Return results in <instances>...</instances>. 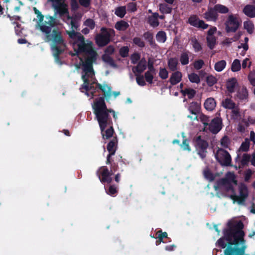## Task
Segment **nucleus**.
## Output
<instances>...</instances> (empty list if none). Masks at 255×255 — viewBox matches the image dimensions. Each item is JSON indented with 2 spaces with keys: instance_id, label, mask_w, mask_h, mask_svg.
I'll return each instance as SVG.
<instances>
[{
  "instance_id": "nucleus-9",
  "label": "nucleus",
  "mask_w": 255,
  "mask_h": 255,
  "mask_svg": "<svg viewBox=\"0 0 255 255\" xmlns=\"http://www.w3.org/2000/svg\"><path fill=\"white\" fill-rule=\"evenodd\" d=\"M100 181L103 183H107L110 184L112 182V179L111 176L112 175L111 171H109L108 167L103 166L99 168L96 173Z\"/></svg>"
},
{
  "instance_id": "nucleus-56",
  "label": "nucleus",
  "mask_w": 255,
  "mask_h": 255,
  "mask_svg": "<svg viewBox=\"0 0 255 255\" xmlns=\"http://www.w3.org/2000/svg\"><path fill=\"white\" fill-rule=\"evenodd\" d=\"M47 19L48 21L46 22L47 24H48L49 27H54L56 25V20L55 17L52 16H46Z\"/></svg>"
},
{
  "instance_id": "nucleus-47",
  "label": "nucleus",
  "mask_w": 255,
  "mask_h": 255,
  "mask_svg": "<svg viewBox=\"0 0 255 255\" xmlns=\"http://www.w3.org/2000/svg\"><path fill=\"white\" fill-rule=\"evenodd\" d=\"M188 78L192 83L198 84L200 82V77L197 74L192 73L188 75Z\"/></svg>"
},
{
  "instance_id": "nucleus-58",
  "label": "nucleus",
  "mask_w": 255,
  "mask_h": 255,
  "mask_svg": "<svg viewBox=\"0 0 255 255\" xmlns=\"http://www.w3.org/2000/svg\"><path fill=\"white\" fill-rule=\"evenodd\" d=\"M136 75V81L137 84L140 86H144L146 85L145 82L144 80V76L141 75Z\"/></svg>"
},
{
  "instance_id": "nucleus-13",
  "label": "nucleus",
  "mask_w": 255,
  "mask_h": 255,
  "mask_svg": "<svg viewBox=\"0 0 255 255\" xmlns=\"http://www.w3.org/2000/svg\"><path fill=\"white\" fill-rule=\"evenodd\" d=\"M62 0H48L52 3V7L55 10V14L59 13L62 15L68 12V10L65 7L63 3L61 2Z\"/></svg>"
},
{
  "instance_id": "nucleus-18",
  "label": "nucleus",
  "mask_w": 255,
  "mask_h": 255,
  "mask_svg": "<svg viewBox=\"0 0 255 255\" xmlns=\"http://www.w3.org/2000/svg\"><path fill=\"white\" fill-rule=\"evenodd\" d=\"M243 12L250 18L255 17V6L252 4L246 5L243 9Z\"/></svg>"
},
{
  "instance_id": "nucleus-19",
  "label": "nucleus",
  "mask_w": 255,
  "mask_h": 255,
  "mask_svg": "<svg viewBox=\"0 0 255 255\" xmlns=\"http://www.w3.org/2000/svg\"><path fill=\"white\" fill-rule=\"evenodd\" d=\"M159 14L157 12L153 13L151 15L148 16L147 20L148 23L153 27H157L159 24V22L158 20Z\"/></svg>"
},
{
  "instance_id": "nucleus-32",
  "label": "nucleus",
  "mask_w": 255,
  "mask_h": 255,
  "mask_svg": "<svg viewBox=\"0 0 255 255\" xmlns=\"http://www.w3.org/2000/svg\"><path fill=\"white\" fill-rule=\"evenodd\" d=\"M237 97L240 100H246L248 97V90L245 87L239 90L236 95Z\"/></svg>"
},
{
  "instance_id": "nucleus-61",
  "label": "nucleus",
  "mask_w": 255,
  "mask_h": 255,
  "mask_svg": "<svg viewBox=\"0 0 255 255\" xmlns=\"http://www.w3.org/2000/svg\"><path fill=\"white\" fill-rule=\"evenodd\" d=\"M84 25L89 27L91 29H93L95 27V23L93 19L91 18L87 19L84 22Z\"/></svg>"
},
{
  "instance_id": "nucleus-49",
  "label": "nucleus",
  "mask_w": 255,
  "mask_h": 255,
  "mask_svg": "<svg viewBox=\"0 0 255 255\" xmlns=\"http://www.w3.org/2000/svg\"><path fill=\"white\" fill-rule=\"evenodd\" d=\"M246 222V218L244 216L233 218L229 220L227 223H244Z\"/></svg>"
},
{
  "instance_id": "nucleus-15",
  "label": "nucleus",
  "mask_w": 255,
  "mask_h": 255,
  "mask_svg": "<svg viewBox=\"0 0 255 255\" xmlns=\"http://www.w3.org/2000/svg\"><path fill=\"white\" fill-rule=\"evenodd\" d=\"M118 139L117 135L114 136L113 138L109 141L107 144V149L109 152V154L114 155L118 148Z\"/></svg>"
},
{
  "instance_id": "nucleus-54",
  "label": "nucleus",
  "mask_w": 255,
  "mask_h": 255,
  "mask_svg": "<svg viewBox=\"0 0 255 255\" xmlns=\"http://www.w3.org/2000/svg\"><path fill=\"white\" fill-rule=\"evenodd\" d=\"M230 143V140L227 135L224 136L221 139V144L224 148H228Z\"/></svg>"
},
{
  "instance_id": "nucleus-27",
  "label": "nucleus",
  "mask_w": 255,
  "mask_h": 255,
  "mask_svg": "<svg viewBox=\"0 0 255 255\" xmlns=\"http://www.w3.org/2000/svg\"><path fill=\"white\" fill-rule=\"evenodd\" d=\"M128 27V23L127 21L123 20L117 22L115 25V28L119 31H125Z\"/></svg>"
},
{
  "instance_id": "nucleus-64",
  "label": "nucleus",
  "mask_w": 255,
  "mask_h": 255,
  "mask_svg": "<svg viewBox=\"0 0 255 255\" xmlns=\"http://www.w3.org/2000/svg\"><path fill=\"white\" fill-rule=\"evenodd\" d=\"M128 10L131 12H134L137 10V5L135 2H130L127 5Z\"/></svg>"
},
{
  "instance_id": "nucleus-35",
  "label": "nucleus",
  "mask_w": 255,
  "mask_h": 255,
  "mask_svg": "<svg viewBox=\"0 0 255 255\" xmlns=\"http://www.w3.org/2000/svg\"><path fill=\"white\" fill-rule=\"evenodd\" d=\"M189 51H186L182 52L180 57V61L182 65H185L189 63Z\"/></svg>"
},
{
  "instance_id": "nucleus-30",
  "label": "nucleus",
  "mask_w": 255,
  "mask_h": 255,
  "mask_svg": "<svg viewBox=\"0 0 255 255\" xmlns=\"http://www.w3.org/2000/svg\"><path fill=\"white\" fill-rule=\"evenodd\" d=\"M102 60L106 63L109 64L113 67H116L117 64H116L114 60L112 57L107 54H104L102 56Z\"/></svg>"
},
{
  "instance_id": "nucleus-2",
  "label": "nucleus",
  "mask_w": 255,
  "mask_h": 255,
  "mask_svg": "<svg viewBox=\"0 0 255 255\" xmlns=\"http://www.w3.org/2000/svg\"><path fill=\"white\" fill-rule=\"evenodd\" d=\"M96 88L101 90L104 97H100L96 100L93 106L94 114L98 122L101 131H104L108 126L113 125V121L109 112V109L105 102V98L108 101L112 95V87L107 84L96 83Z\"/></svg>"
},
{
  "instance_id": "nucleus-62",
  "label": "nucleus",
  "mask_w": 255,
  "mask_h": 255,
  "mask_svg": "<svg viewBox=\"0 0 255 255\" xmlns=\"http://www.w3.org/2000/svg\"><path fill=\"white\" fill-rule=\"evenodd\" d=\"M33 11H34V13L37 15V17L38 19V22L39 23L42 22L44 19V15L35 7H33Z\"/></svg>"
},
{
  "instance_id": "nucleus-14",
  "label": "nucleus",
  "mask_w": 255,
  "mask_h": 255,
  "mask_svg": "<svg viewBox=\"0 0 255 255\" xmlns=\"http://www.w3.org/2000/svg\"><path fill=\"white\" fill-rule=\"evenodd\" d=\"M203 17L207 21L216 22L218 19L219 14L214 6H208L207 10L204 13Z\"/></svg>"
},
{
  "instance_id": "nucleus-40",
  "label": "nucleus",
  "mask_w": 255,
  "mask_h": 255,
  "mask_svg": "<svg viewBox=\"0 0 255 255\" xmlns=\"http://www.w3.org/2000/svg\"><path fill=\"white\" fill-rule=\"evenodd\" d=\"M115 14L119 17L123 18L126 14V8L125 6L118 7L115 12Z\"/></svg>"
},
{
  "instance_id": "nucleus-59",
  "label": "nucleus",
  "mask_w": 255,
  "mask_h": 255,
  "mask_svg": "<svg viewBox=\"0 0 255 255\" xmlns=\"http://www.w3.org/2000/svg\"><path fill=\"white\" fill-rule=\"evenodd\" d=\"M180 145L184 150H187L188 151L191 150V147L189 146V141L186 138L183 139Z\"/></svg>"
},
{
  "instance_id": "nucleus-48",
  "label": "nucleus",
  "mask_w": 255,
  "mask_h": 255,
  "mask_svg": "<svg viewBox=\"0 0 255 255\" xmlns=\"http://www.w3.org/2000/svg\"><path fill=\"white\" fill-rule=\"evenodd\" d=\"M230 198L232 199L234 202L237 201L239 204H243L246 200V198H244L241 196H238L235 195V193L230 195Z\"/></svg>"
},
{
  "instance_id": "nucleus-6",
  "label": "nucleus",
  "mask_w": 255,
  "mask_h": 255,
  "mask_svg": "<svg viewBox=\"0 0 255 255\" xmlns=\"http://www.w3.org/2000/svg\"><path fill=\"white\" fill-rule=\"evenodd\" d=\"M194 140L197 153L203 159L206 156L207 149L209 146L208 142L206 140L202 139L200 135L197 136Z\"/></svg>"
},
{
  "instance_id": "nucleus-34",
  "label": "nucleus",
  "mask_w": 255,
  "mask_h": 255,
  "mask_svg": "<svg viewBox=\"0 0 255 255\" xmlns=\"http://www.w3.org/2000/svg\"><path fill=\"white\" fill-rule=\"evenodd\" d=\"M66 33L70 38L74 40L75 44L77 41H79L80 37L83 36L80 33L75 32L74 30L67 31Z\"/></svg>"
},
{
  "instance_id": "nucleus-46",
  "label": "nucleus",
  "mask_w": 255,
  "mask_h": 255,
  "mask_svg": "<svg viewBox=\"0 0 255 255\" xmlns=\"http://www.w3.org/2000/svg\"><path fill=\"white\" fill-rule=\"evenodd\" d=\"M251 160V156L247 153H244L243 155L242 159L241 160L240 164L242 167H244L248 165V163Z\"/></svg>"
},
{
  "instance_id": "nucleus-11",
  "label": "nucleus",
  "mask_w": 255,
  "mask_h": 255,
  "mask_svg": "<svg viewBox=\"0 0 255 255\" xmlns=\"http://www.w3.org/2000/svg\"><path fill=\"white\" fill-rule=\"evenodd\" d=\"M214 187L216 190L217 188L223 187L227 192L231 191L233 194L235 193L231 181L227 178H223L218 180L216 185Z\"/></svg>"
},
{
  "instance_id": "nucleus-21",
  "label": "nucleus",
  "mask_w": 255,
  "mask_h": 255,
  "mask_svg": "<svg viewBox=\"0 0 255 255\" xmlns=\"http://www.w3.org/2000/svg\"><path fill=\"white\" fill-rule=\"evenodd\" d=\"M237 84V80L236 78L228 79L226 83V87L228 92L231 93L234 92L235 88Z\"/></svg>"
},
{
  "instance_id": "nucleus-57",
  "label": "nucleus",
  "mask_w": 255,
  "mask_h": 255,
  "mask_svg": "<svg viewBox=\"0 0 255 255\" xmlns=\"http://www.w3.org/2000/svg\"><path fill=\"white\" fill-rule=\"evenodd\" d=\"M129 48L128 46L122 47L119 50L120 55L123 58L127 57L128 55Z\"/></svg>"
},
{
  "instance_id": "nucleus-10",
  "label": "nucleus",
  "mask_w": 255,
  "mask_h": 255,
  "mask_svg": "<svg viewBox=\"0 0 255 255\" xmlns=\"http://www.w3.org/2000/svg\"><path fill=\"white\" fill-rule=\"evenodd\" d=\"M223 126L222 118L216 117L211 120L207 128L211 133L217 134L221 130Z\"/></svg>"
},
{
  "instance_id": "nucleus-3",
  "label": "nucleus",
  "mask_w": 255,
  "mask_h": 255,
  "mask_svg": "<svg viewBox=\"0 0 255 255\" xmlns=\"http://www.w3.org/2000/svg\"><path fill=\"white\" fill-rule=\"evenodd\" d=\"M40 30L46 35V41H52L54 44H62L64 40L61 31L58 28H52L44 24L40 25Z\"/></svg>"
},
{
  "instance_id": "nucleus-60",
  "label": "nucleus",
  "mask_w": 255,
  "mask_h": 255,
  "mask_svg": "<svg viewBox=\"0 0 255 255\" xmlns=\"http://www.w3.org/2000/svg\"><path fill=\"white\" fill-rule=\"evenodd\" d=\"M140 55L138 53H134L131 55L130 59L131 63L135 64L140 60Z\"/></svg>"
},
{
  "instance_id": "nucleus-63",
  "label": "nucleus",
  "mask_w": 255,
  "mask_h": 255,
  "mask_svg": "<svg viewBox=\"0 0 255 255\" xmlns=\"http://www.w3.org/2000/svg\"><path fill=\"white\" fill-rule=\"evenodd\" d=\"M204 64V62L202 59L196 60L194 63V67L196 70H200L203 67Z\"/></svg>"
},
{
  "instance_id": "nucleus-23",
  "label": "nucleus",
  "mask_w": 255,
  "mask_h": 255,
  "mask_svg": "<svg viewBox=\"0 0 255 255\" xmlns=\"http://www.w3.org/2000/svg\"><path fill=\"white\" fill-rule=\"evenodd\" d=\"M109 128L107 129H105L104 131H101L102 137L104 139H108L111 137H113L115 131L113 127V125L111 126H109Z\"/></svg>"
},
{
  "instance_id": "nucleus-38",
  "label": "nucleus",
  "mask_w": 255,
  "mask_h": 255,
  "mask_svg": "<svg viewBox=\"0 0 255 255\" xmlns=\"http://www.w3.org/2000/svg\"><path fill=\"white\" fill-rule=\"evenodd\" d=\"M226 61L224 60H220L216 62L214 66L215 70L217 72L223 71L226 66Z\"/></svg>"
},
{
  "instance_id": "nucleus-28",
  "label": "nucleus",
  "mask_w": 255,
  "mask_h": 255,
  "mask_svg": "<svg viewBox=\"0 0 255 255\" xmlns=\"http://www.w3.org/2000/svg\"><path fill=\"white\" fill-rule=\"evenodd\" d=\"M200 105L196 102H192L189 105L188 110L192 115H197L199 112Z\"/></svg>"
},
{
  "instance_id": "nucleus-26",
  "label": "nucleus",
  "mask_w": 255,
  "mask_h": 255,
  "mask_svg": "<svg viewBox=\"0 0 255 255\" xmlns=\"http://www.w3.org/2000/svg\"><path fill=\"white\" fill-rule=\"evenodd\" d=\"M180 93L182 94L183 96H185L187 95L188 99H192L195 96L196 92L193 89L187 88L185 89L181 90Z\"/></svg>"
},
{
  "instance_id": "nucleus-4",
  "label": "nucleus",
  "mask_w": 255,
  "mask_h": 255,
  "mask_svg": "<svg viewBox=\"0 0 255 255\" xmlns=\"http://www.w3.org/2000/svg\"><path fill=\"white\" fill-rule=\"evenodd\" d=\"M78 47L77 53H84L87 56V57H95L98 56L97 51L93 47L92 42L88 41L85 42V37L83 36L80 37L79 41L76 43Z\"/></svg>"
},
{
  "instance_id": "nucleus-22",
  "label": "nucleus",
  "mask_w": 255,
  "mask_h": 255,
  "mask_svg": "<svg viewBox=\"0 0 255 255\" xmlns=\"http://www.w3.org/2000/svg\"><path fill=\"white\" fill-rule=\"evenodd\" d=\"M216 106V101L213 98H209L207 99L204 104V108L209 111H213L215 108Z\"/></svg>"
},
{
  "instance_id": "nucleus-33",
  "label": "nucleus",
  "mask_w": 255,
  "mask_h": 255,
  "mask_svg": "<svg viewBox=\"0 0 255 255\" xmlns=\"http://www.w3.org/2000/svg\"><path fill=\"white\" fill-rule=\"evenodd\" d=\"M217 13L226 14L229 12L228 7L221 4H216L214 6Z\"/></svg>"
},
{
  "instance_id": "nucleus-7",
  "label": "nucleus",
  "mask_w": 255,
  "mask_h": 255,
  "mask_svg": "<svg viewBox=\"0 0 255 255\" xmlns=\"http://www.w3.org/2000/svg\"><path fill=\"white\" fill-rule=\"evenodd\" d=\"M215 157L217 161L222 165L228 166L231 165L232 161L230 153L225 149L220 148L218 150Z\"/></svg>"
},
{
  "instance_id": "nucleus-12",
  "label": "nucleus",
  "mask_w": 255,
  "mask_h": 255,
  "mask_svg": "<svg viewBox=\"0 0 255 255\" xmlns=\"http://www.w3.org/2000/svg\"><path fill=\"white\" fill-rule=\"evenodd\" d=\"M97 57H87L85 59V62L83 64V71L85 72V74L88 75V73H92L94 75V72L93 68V64L96 61Z\"/></svg>"
},
{
  "instance_id": "nucleus-51",
  "label": "nucleus",
  "mask_w": 255,
  "mask_h": 255,
  "mask_svg": "<svg viewBox=\"0 0 255 255\" xmlns=\"http://www.w3.org/2000/svg\"><path fill=\"white\" fill-rule=\"evenodd\" d=\"M206 82L210 87L213 86L217 83V79L213 75H209L206 77Z\"/></svg>"
},
{
  "instance_id": "nucleus-39",
  "label": "nucleus",
  "mask_w": 255,
  "mask_h": 255,
  "mask_svg": "<svg viewBox=\"0 0 255 255\" xmlns=\"http://www.w3.org/2000/svg\"><path fill=\"white\" fill-rule=\"evenodd\" d=\"M207 45L210 49L214 48L216 43V38L215 36H207L206 37Z\"/></svg>"
},
{
  "instance_id": "nucleus-31",
  "label": "nucleus",
  "mask_w": 255,
  "mask_h": 255,
  "mask_svg": "<svg viewBox=\"0 0 255 255\" xmlns=\"http://www.w3.org/2000/svg\"><path fill=\"white\" fill-rule=\"evenodd\" d=\"M222 106L227 109H233L236 107V104L229 98H226L222 101Z\"/></svg>"
},
{
  "instance_id": "nucleus-37",
  "label": "nucleus",
  "mask_w": 255,
  "mask_h": 255,
  "mask_svg": "<svg viewBox=\"0 0 255 255\" xmlns=\"http://www.w3.org/2000/svg\"><path fill=\"white\" fill-rule=\"evenodd\" d=\"M57 44H54L52 47V49L53 51V56L55 59L58 60L59 59L60 55L63 52V50L61 49Z\"/></svg>"
},
{
  "instance_id": "nucleus-42",
  "label": "nucleus",
  "mask_w": 255,
  "mask_h": 255,
  "mask_svg": "<svg viewBox=\"0 0 255 255\" xmlns=\"http://www.w3.org/2000/svg\"><path fill=\"white\" fill-rule=\"evenodd\" d=\"M244 27L249 34H252L254 32V25L251 21H246L244 22Z\"/></svg>"
},
{
  "instance_id": "nucleus-29",
  "label": "nucleus",
  "mask_w": 255,
  "mask_h": 255,
  "mask_svg": "<svg viewBox=\"0 0 255 255\" xmlns=\"http://www.w3.org/2000/svg\"><path fill=\"white\" fill-rule=\"evenodd\" d=\"M159 9L162 14H170L172 12V8L167 3H162L159 4Z\"/></svg>"
},
{
  "instance_id": "nucleus-53",
  "label": "nucleus",
  "mask_w": 255,
  "mask_h": 255,
  "mask_svg": "<svg viewBox=\"0 0 255 255\" xmlns=\"http://www.w3.org/2000/svg\"><path fill=\"white\" fill-rule=\"evenodd\" d=\"M152 72L146 71L144 73V78L145 81L150 84L153 83V75Z\"/></svg>"
},
{
  "instance_id": "nucleus-43",
  "label": "nucleus",
  "mask_w": 255,
  "mask_h": 255,
  "mask_svg": "<svg viewBox=\"0 0 255 255\" xmlns=\"http://www.w3.org/2000/svg\"><path fill=\"white\" fill-rule=\"evenodd\" d=\"M133 43L139 48H142L145 46L144 41L139 37H135L132 39Z\"/></svg>"
},
{
  "instance_id": "nucleus-44",
  "label": "nucleus",
  "mask_w": 255,
  "mask_h": 255,
  "mask_svg": "<svg viewBox=\"0 0 255 255\" xmlns=\"http://www.w3.org/2000/svg\"><path fill=\"white\" fill-rule=\"evenodd\" d=\"M241 65L240 61L239 59H235L231 65V70L233 72H237L241 70Z\"/></svg>"
},
{
  "instance_id": "nucleus-36",
  "label": "nucleus",
  "mask_w": 255,
  "mask_h": 255,
  "mask_svg": "<svg viewBox=\"0 0 255 255\" xmlns=\"http://www.w3.org/2000/svg\"><path fill=\"white\" fill-rule=\"evenodd\" d=\"M156 39L158 42L164 43L167 39L166 32L162 30L158 31L156 35Z\"/></svg>"
},
{
  "instance_id": "nucleus-45",
  "label": "nucleus",
  "mask_w": 255,
  "mask_h": 255,
  "mask_svg": "<svg viewBox=\"0 0 255 255\" xmlns=\"http://www.w3.org/2000/svg\"><path fill=\"white\" fill-rule=\"evenodd\" d=\"M200 20L197 15H191L188 18V23L191 25L196 27Z\"/></svg>"
},
{
  "instance_id": "nucleus-55",
  "label": "nucleus",
  "mask_w": 255,
  "mask_h": 255,
  "mask_svg": "<svg viewBox=\"0 0 255 255\" xmlns=\"http://www.w3.org/2000/svg\"><path fill=\"white\" fill-rule=\"evenodd\" d=\"M250 148V142L248 139H246L245 141L243 142L240 147V150L243 151H247Z\"/></svg>"
},
{
  "instance_id": "nucleus-24",
  "label": "nucleus",
  "mask_w": 255,
  "mask_h": 255,
  "mask_svg": "<svg viewBox=\"0 0 255 255\" xmlns=\"http://www.w3.org/2000/svg\"><path fill=\"white\" fill-rule=\"evenodd\" d=\"M178 61L176 57L170 58L168 60V66L171 71H176L178 69Z\"/></svg>"
},
{
  "instance_id": "nucleus-8",
  "label": "nucleus",
  "mask_w": 255,
  "mask_h": 255,
  "mask_svg": "<svg viewBox=\"0 0 255 255\" xmlns=\"http://www.w3.org/2000/svg\"><path fill=\"white\" fill-rule=\"evenodd\" d=\"M240 24L238 18L233 14H230L225 23L226 31L227 33L236 32Z\"/></svg>"
},
{
  "instance_id": "nucleus-50",
  "label": "nucleus",
  "mask_w": 255,
  "mask_h": 255,
  "mask_svg": "<svg viewBox=\"0 0 255 255\" xmlns=\"http://www.w3.org/2000/svg\"><path fill=\"white\" fill-rule=\"evenodd\" d=\"M199 119L200 121L204 125V128H207L210 122L209 117L207 116L206 115L201 114L199 117Z\"/></svg>"
},
{
  "instance_id": "nucleus-20",
  "label": "nucleus",
  "mask_w": 255,
  "mask_h": 255,
  "mask_svg": "<svg viewBox=\"0 0 255 255\" xmlns=\"http://www.w3.org/2000/svg\"><path fill=\"white\" fill-rule=\"evenodd\" d=\"M126 167V163L123 161L122 160L119 161V165L118 163H116L115 162L111 164V172H117L120 169L121 172H123L125 170V169Z\"/></svg>"
},
{
  "instance_id": "nucleus-25",
  "label": "nucleus",
  "mask_w": 255,
  "mask_h": 255,
  "mask_svg": "<svg viewBox=\"0 0 255 255\" xmlns=\"http://www.w3.org/2000/svg\"><path fill=\"white\" fill-rule=\"evenodd\" d=\"M143 36L151 47H153L156 45L152 33L150 31L145 32L143 34Z\"/></svg>"
},
{
  "instance_id": "nucleus-17",
  "label": "nucleus",
  "mask_w": 255,
  "mask_h": 255,
  "mask_svg": "<svg viewBox=\"0 0 255 255\" xmlns=\"http://www.w3.org/2000/svg\"><path fill=\"white\" fill-rule=\"evenodd\" d=\"M146 61L145 59L143 58L139 61L135 67H133L132 71L134 73L137 72L140 74L146 69Z\"/></svg>"
},
{
  "instance_id": "nucleus-52",
  "label": "nucleus",
  "mask_w": 255,
  "mask_h": 255,
  "mask_svg": "<svg viewBox=\"0 0 255 255\" xmlns=\"http://www.w3.org/2000/svg\"><path fill=\"white\" fill-rule=\"evenodd\" d=\"M159 76L163 80L166 79L168 77V72L165 68H160Z\"/></svg>"
},
{
  "instance_id": "nucleus-41",
  "label": "nucleus",
  "mask_w": 255,
  "mask_h": 255,
  "mask_svg": "<svg viewBox=\"0 0 255 255\" xmlns=\"http://www.w3.org/2000/svg\"><path fill=\"white\" fill-rule=\"evenodd\" d=\"M191 44L196 52H198L202 49L201 44L196 38L191 39Z\"/></svg>"
},
{
  "instance_id": "nucleus-5",
  "label": "nucleus",
  "mask_w": 255,
  "mask_h": 255,
  "mask_svg": "<svg viewBox=\"0 0 255 255\" xmlns=\"http://www.w3.org/2000/svg\"><path fill=\"white\" fill-rule=\"evenodd\" d=\"M101 33L96 35L95 41L99 47H104L110 43L111 37L115 35V32L113 29L104 27L101 28Z\"/></svg>"
},
{
  "instance_id": "nucleus-16",
  "label": "nucleus",
  "mask_w": 255,
  "mask_h": 255,
  "mask_svg": "<svg viewBox=\"0 0 255 255\" xmlns=\"http://www.w3.org/2000/svg\"><path fill=\"white\" fill-rule=\"evenodd\" d=\"M174 72L171 74L169 82L172 86H174L179 83L182 77V74L179 71H173Z\"/></svg>"
},
{
  "instance_id": "nucleus-1",
  "label": "nucleus",
  "mask_w": 255,
  "mask_h": 255,
  "mask_svg": "<svg viewBox=\"0 0 255 255\" xmlns=\"http://www.w3.org/2000/svg\"><path fill=\"white\" fill-rule=\"evenodd\" d=\"M223 231L224 238L219 239L217 243L224 251V255H247V246L244 239L245 233L243 229L244 224H227Z\"/></svg>"
}]
</instances>
